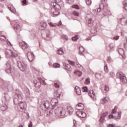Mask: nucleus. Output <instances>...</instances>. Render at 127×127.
<instances>
[{"instance_id": "nucleus-28", "label": "nucleus", "mask_w": 127, "mask_h": 127, "mask_svg": "<svg viewBox=\"0 0 127 127\" xmlns=\"http://www.w3.org/2000/svg\"><path fill=\"white\" fill-rule=\"evenodd\" d=\"M58 55H63L64 54V52L63 51V49L61 48L58 51Z\"/></svg>"}, {"instance_id": "nucleus-12", "label": "nucleus", "mask_w": 127, "mask_h": 127, "mask_svg": "<svg viewBox=\"0 0 127 127\" xmlns=\"http://www.w3.org/2000/svg\"><path fill=\"white\" fill-rule=\"evenodd\" d=\"M84 108H85V106L82 103H79L75 107L77 111H83V110H84Z\"/></svg>"}, {"instance_id": "nucleus-64", "label": "nucleus", "mask_w": 127, "mask_h": 127, "mask_svg": "<svg viewBox=\"0 0 127 127\" xmlns=\"http://www.w3.org/2000/svg\"><path fill=\"white\" fill-rule=\"evenodd\" d=\"M2 37L4 38V39H3V40H4L5 39V37L4 36H2Z\"/></svg>"}, {"instance_id": "nucleus-11", "label": "nucleus", "mask_w": 127, "mask_h": 127, "mask_svg": "<svg viewBox=\"0 0 127 127\" xmlns=\"http://www.w3.org/2000/svg\"><path fill=\"white\" fill-rule=\"evenodd\" d=\"M19 46L23 50H26V49L28 47V46H27V44H26V43H25V42L19 43Z\"/></svg>"}, {"instance_id": "nucleus-47", "label": "nucleus", "mask_w": 127, "mask_h": 127, "mask_svg": "<svg viewBox=\"0 0 127 127\" xmlns=\"http://www.w3.org/2000/svg\"><path fill=\"white\" fill-rule=\"evenodd\" d=\"M120 38V36H115L112 38L113 40H118L119 38Z\"/></svg>"}, {"instance_id": "nucleus-60", "label": "nucleus", "mask_w": 127, "mask_h": 127, "mask_svg": "<svg viewBox=\"0 0 127 127\" xmlns=\"http://www.w3.org/2000/svg\"><path fill=\"white\" fill-rule=\"evenodd\" d=\"M104 14V15H106V14H109V11H107V12H105Z\"/></svg>"}, {"instance_id": "nucleus-6", "label": "nucleus", "mask_w": 127, "mask_h": 127, "mask_svg": "<svg viewBox=\"0 0 127 127\" xmlns=\"http://www.w3.org/2000/svg\"><path fill=\"white\" fill-rule=\"evenodd\" d=\"M117 76L118 78L120 79L121 83H123V84H127V77H126V75H125V74L123 72H118L117 73Z\"/></svg>"}, {"instance_id": "nucleus-32", "label": "nucleus", "mask_w": 127, "mask_h": 127, "mask_svg": "<svg viewBox=\"0 0 127 127\" xmlns=\"http://www.w3.org/2000/svg\"><path fill=\"white\" fill-rule=\"evenodd\" d=\"M104 71L106 74H108V73H109V68H108V65L106 64L104 66Z\"/></svg>"}, {"instance_id": "nucleus-55", "label": "nucleus", "mask_w": 127, "mask_h": 127, "mask_svg": "<svg viewBox=\"0 0 127 127\" xmlns=\"http://www.w3.org/2000/svg\"><path fill=\"white\" fill-rule=\"evenodd\" d=\"M8 9H9V10H11V11L12 12H13V11H14V10H15V9H13V10H11V7H10L9 6H8Z\"/></svg>"}, {"instance_id": "nucleus-35", "label": "nucleus", "mask_w": 127, "mask_h": 127, "mask_svg": "<svg viewBox=\"0 0 127 127\" xmlns=\"http://www.w3.org/2000/svg\"><path fill=\"white\" fill-rule=\"evenodd\" d=\"M26 96L28 99H30V93L29 92V90H27V93L26 94Z\"/></svg>"}, {"instance_id": "nucleus-30", "label": "nucleus", "mask_w": 127, "mask_h": 127, "mask_svg": "<svg viewBox=\"0 0 127 127\" xmlns=\"http://www.w3.org/2000/svg\"><path fill=\"white\" fill-rule=\"evenodd\" d=\"M123 8L127 10V0H126L123 2Z\"/></svg>"}, {"instance_id": "nucleus-10", "label": "nucleus", "mask_w": 127, "mask_h": 127, "mask_svg": "<svg viewBox=\"0 0 127 127\" xmlns=\"http://www.w3.org/2000/svg\"><path fill=\"white\" fill-rule=\"evenodd\" d=\"M13 28L15 31H16V30H19V29H20V25H19V23H18L16 21H14L13 22Z\"/></svg>"}, {"instance_id": "nucleus-34", "label": "nucleus", "mask_w": 127, "mask_h": 127, "mask_svg": "<svg viewBox=\"0 0 127 127\" xmlns=\"http://www.w3.org/2000/svg\"><path fill=\"white\" fill-rule=\"evenodd\" d=\"M54 68H60V64L58 63H55L53 64Z\"/></svg>"}, {"instance_id": "nucleus-54", "label": "nucleus", "mask_w": 127, "mask_h": 127, "mask_svg": "<svg viewBox=\"0 0 127 127\" xmlns=\"http://www.w3.org/2000/svg\"><path fill=\"white\" fill-rule=\"evenodd\" d=\"M95 77H96V78H97V79H98V78H100V77H101V74L96 73V74H95Z\"/></svg>"}, {"instance_id": "nucleus-45", "label": "nucleus", "mask_w": 127, "mask_h": 127, "mask_svg": "<svg viewBox=\"0 0 127 127\" xmlns=\"http://www.w3.org/2000/svg\"><path fill=\"white\" fill-rule=\"evenodd\" d=\"M83 92H88V88L87 87H84L82 88Z\"/></svg>"}, {"instance_id": "nucleus-57", "label": "nucleus", "mask_w": 127, "mask_h": 127, "mask_svg": "<svg viewBox=\"0 0 127 127\" xmlns=\"http://www.w3.org/2000/svg\"><path fill=\"white\" fill-rule=\"evenodd\" d=\"M3 85H4V86L7 87V86H8V84H7V82H4L3 84Z\"/></svg>"}, {"instance_id": "nucleus-59", "label": "nucleus", "mask_w": 127, "mask_h": 127, "mask_svg": "<svg viewBox=\"0 0 127 127\" xmlns=\"http://www.w3.org/2000/svg\"><path fill=\"white\" fill-rule=\"evenodd\" d=\"M101 9H102L100 7L97 8V13H98V12H100V11H101Z\"/></svg>"}, {"instance_id": "nucleus-21", "label": "nucleus", "mask_w": 127, "mask_h": 127, "mask_svg": "<svg viewBox=\"0 0 127 127\" xmlns=\"http://www.w3.org/2000/svg\"><path fill=\"white\" fill-rule=\"evenodd\" d=\"M67 112L69 115H72L73 114V112H74V109L71 106H67Z\"/></svg>"}, {"instance_id": "nucleus-20", "label": "nucleus", "mask_w": 127, "mask_h": 127, "mask_svg": "<svg viewBox=\"0 0 127 127\" xmlns=\"http://www.w3.org/2000/svg\"><path fill=\"white\" fill-rule=\"evenodd\" d=\"M102 3L99 5V8H101V9H104V6L107 3V0H102Z\"/></svg>"}, {"instance_id": "nucleus-22", "label": "nucleus", "mask_w": 127, "mask_h": 127, "mask_svg": "<svg viewBox=\"0 0 127 127\" xmlns=\"http://www.w3.org/2000/svg\"><path fill=\"white\" fill-rule=\"evenodd\" d=\"M64 66L65 69H66V70H67V71H71V65H70L69 64H64Z\"/></svg>"}, {"instance_id": "nucleus-40", "label": "nucleus", "mask_w": 127, "mask_h": 127, "mask_svg": "<svg viewBox=\"0 0 127 127\" xmlns=\"http://www.w3.org/2000/svg\"><path fill=\"white\" fill-rule=\"evenodd\" d=\"M93 15L94 16H96L98 14V12L97 11V10L94 9L93 10V13H92Z\"/></svg>"}, {"instance_id": "nucleus-51", "label": "nucleus", "mask_w": 127, "mask_h": 127, "mask_svg": "<svg viewBox=\"0 0 127 127\" xmlns=\"http://www.w3.org/2000/svg\"><path fill=\"white\" fill-rule=\"evenodd\" d=\"M62 38H64V39H65V40H68V37L66 35H63L62 36Z\"/></svg>"}, {"instance_id": "nucleus-36", "label": "nucleus", "mask_w": 127, "mask_h": 127, "mask_svg": "<svg viewBox=\"0 0 127 127\" xmlns=\"http://www.w3.org/2000/svg\"><path fill=\"white\" fill-rule=\"evenodd\" d=\"M87 5H91L92 3V0H85Z\"/></svg>"}, {"instance_id": "nucleus-31", "label": "nucleus", "mask_w": 127, "mask_h": 127, "mask_svg": "<svg viewBox=\"0 0 127 127\" xmlns=\"http://www.w3.org/2000/svg\"><path fill=\"white\" fill-rule=\"evenodd\" d=\"M104 93H107V92H109V90H110V88H109V86L108 85H105L104 86Z\"/></svg>"}, {"instance_id": "nucleus-7", "label": "nucleus", "mask_w": 127, "mask_h": 127, "mask_svg": "<svg viewBox=\"0 0 127 127\" xmlns=\"http://www.w3.org/2000/svg\"><path fill=\"white\" fill-rule=\"evenodd\" d=\"M27 57L30 62H32L34 60V55L31 52H28L27 53Z\"/></svg>"}, {"instance_id": "nucleus-62", "label": "nucleus", "mask_w": 127, "mask_h": 127, "mask_svg": "<svg viewBox=\"0 0 127 127\" xmlns=\"http://www.w3.org/2000/svg\"><path fill=\"white\" fill-rule=\"evenodd\" d=\"M35 73H36V74H37V75H39V71L36 70Z\"/></svg>"}, {"instance_id": "nucleus-15", "label": "nucleus", "mask_w": 127, "mask_h": 127, "mask_svg": "<svg viewBox=\"0 0 127 127\" xmlns=\"http://www.w3.org/2000/svg\"><path fill=\"white\" fill-rule=\"evenodd\" d=\"M88 95L90 97V98H92V99L95 101L96 100V98H95V92H94V90H90L88 92Z\"/></svg>"}, {"instance_id": "nucleus-33", "label": "nucleus", "mask_w": 127, "mask_h": 127, "mask_svg": "<svg viewBox=\"0 0 127 127\" xmlns=\"http://www.w3.org/2000/svg\"><path fill=\"white\" fill-rule=\"evenodd\" d=\"M55 97H57L58 98H60V96H61V94H59L58 91H56L54 93Z\"/></svg>"}, {"instance_id": "nucleus-18", "label": "nucleus", "mask_w": 127, "mask_h": 127, "mask_svg": "<svg viewBox=\"0 0 127 127\" xmlns=\"http://www.w3.org/2000/svg\"><path fill=\"white\" fill-rule=\"evenodd\" d=\"M108 101H109V98L106 97L102 98L101 100L100 103H101V104H102V105H106V104H107V103L108 102Z\"/></svg>"}, {"instance_id": "nucleus-50", "label": "nucleus", "mask_w": 127, "mask_h": 127, "mask_svg": "<svg viewBox=\"0 0 127 127\" xmlns=\"http://www.w3.org/2000/svg\"><path fill=\"white\" fill-rule=\"evenodd\" d=\"M68 63L70 65H72V66H74L75 65V63H74V62L69 61V62H68Z\"/></svg>"}, {"instance_id": "nucleus-23", "label": "nucleus", "mask_w": 127, "mask_h": 127, "mask_svg": "<svg viewBox=\"0 0 127 127\" xmlns=\"http://www.w3.org/2000/svg\"><path fill=\"white\" fill-rule=\"evenodd\" d=\"M7 109V106L5 104H4L0 107V111H1L2 112H4V111H6Z\"/></svg>"}, {"instance_id": "nucleus-14", "label": "nucleus", "mask_w": 127, "mask_h": 127, "mask_svg": "<svg viewBox=\"0 0 127 127\" xmlns=\"http://www.w3.org/2000/svg\"><path fill=\"white\" fill-rule=\"evenodd\" d=\"M6 68L5 72L7 74H11V65H10V64H6Z\"/></svg>"}, {"instance_id": "nucleus-13", "label": "nucleus", "mask_w": 127, "mask_h": 127, "mask_svg": "<svg viewBox=\"0 0 127 127\" xmlns=\"http://www.w3.org/2000/svg\"><path fill=\"white\" fill-rule=\"evenodd\" d=\"M41 30H44L47 27V23L44 21H42L40 23Z\"/></svg>"}, {"instance_id": "nucleus-53", "label": "nucleus", "mask_w": 127, "mask_h": 127, "mask_svg": "<svg viewBox=\"0 0 127 127\" xmlns=\"http://www.w3.org/2000/svg\"><path fill=\"white\" fill-rule=\"evenodd\" d=\"M108 127H116V125H115L109 124V125L108 126Z\"/></svg>"}, {"instance_id": "nucleus-49", "label": "nucleus", "mask_w": 127, "mask_h": 127, "mask_svg": "<svg viewBox=\"0 0 127 127\" xmlns=\"http://www.w3.org/2000/svg\"><path fill=\"white\" fill-rule=\"evenodd\" d=\"M110 75L112 77H115L116 76V74H115V73H114L113 72H111Z\"/></svg>"}, {"instance_id": "nucleus-4", "label": "nucleus", "mask_w": 127, "mask_h": 127, "mask_svg": "<svg viewBox=\"0 0 127 127\" xmlns=\"http://www.w3.org/2000/svg\"><path fill=\"white\" fill-rule=\"evenodd\" d=\"M112 114V115L109 116V119H114V120H116V121L121 120L122 112H119L118 113H117V110L115 108L114 110H113Z\"/></svg>"}, {"instance_id": "nucleus-63", "label": "nucleus", "mask_w": 127, "mask_h": 127, "mask_svg": "<svg viewBox=\"0 0 127 127\" xmlns=\"http://www.w3.org/2000/svg\"><path fill=\"white\" fill-rule=\"evenodd\" d=\"M110 60H111V57H108L107 58V61H110Z\"/></svg>"}, {"instance_id": "nucleus-44", "label": "nucleus", "mask_w": 127, "mask_h": 127, "mask_svg": "<svg viewBox=\"0 0 127 127\" xmlns=\"http://www.w3.org/2000/svg\"><path fill=\"white\" fill-rule=\"evenodd\" d=\"M49 26H51L52 27H55L56 26V25L54 24L53 23L50 22L49 23Z\"/></svg>"}, {"instance_id": "nucleus-52", "label": "nucleus", "mask_w": 127, "mask_h": 127, "mask_svg": "<svg viewBox=\"0 0 127 127\" xmlns=\"http://www.w3.org/2000/svg\"><path fill=\"white\" fill-rule=\"evenodd\" d=\"M23 116H25L26 118H27L28 117V118H29V114L28 113H24V114H23Z\"/></svg>"}, {"instance_id": "nucleus-24", "label": "nucleus", "mask_w": 127, "mask_h": 127, "mask_svg": "<svg viewBox=\"0 0 127 127\" xmlns=\"http://www.w3.org/2000/svg\"><path fill=\"white\" fill-rule=\"evenodd\" d=\"M75 91L77 95H81V89L78 86H76L75 88Z\"/></svg>"}, {"instance_id": "nucleus-42", "label": "nucleus", "mask_w": 127, "mask_h": 127, "mask_svg": "<svg viewBox=\"0 0 127 127\" xmlns=\"http://www.w3.org/2000/svg\"><path fill=\"white\" fill-rule=\"evenodd\" d=\"M54 86H55V88H56L57 89H58V88L60 87V85H59V84H58L57 83H55L54 84Z\"/></svg>"}, {"instance_id": "nucleus-9", "label": "nucleus", "mask_w": 127, "mask_h": 127, "mask_svg": "<svg viewBox=\"0 0 127 127\" xmlns=\"http://www.w3.org/2000/svg\"><path fill=\"white\" fill-rule=\"evenodd\" d=\"M87 17L88 18L87 19V22L88 23V25L90 27H91V26H93L94 24V21L92 20V18H90V15H87Z\"/></svg>"}, {"instance_id": "nucleus-61", "label": "nucleus", "mask_w": 127, "mask_h": 127, "mask_svg": "<svg viewBox=\"0 0 127 127\" xmlns=\"http://www.w3.org/2000/svg\"><path fill=\"white\" fill-rule=\"evenodd\" d=\"M22 2H23V4H26V0H23Z\"/></svg>"}, {"instance_id": "nucleus-19", "label": "nucleus", "mask_w": 127, "mask_h": 127, "mask_svg": "<svg viewBox=\"0 0 127 127\" xmlns=\"http://www.w3.org/2000/svg\"><path fill=\"white\" fill-rule=\"evenodd\" d=\"M118 52L123 58H125L126 56H125V51L124 49L121 48L118 49Z\"/></svg>"}, {"instance_id": "nucleus-5", "label": "nucleus", "mask_w": 127, "mask_h": 127, "mask_svg": "<svg viewBox=\"0 0 127 127\" xmlns=\"http://www.w3.org/2000/svg\"><path fill=\"white\" fill-rule=\"evenodd\" d=\"M17 66L22 72H25L27 70V64L23 62L20 61L17 62Z\"/></svg>"}, {"instance_id": "nucleus-17", "label": "nucleus", "mask_w": 127, "mask_h": 127, "mask_svg": "<svg viewBox=\"0 0 127 127\" xmlns=\"http://www.w3.org/2000/svg\"><path fill=\"white\" fill-rule=\"evenodd\" d=\"M106 116H108V113L103 114L99 120L101 124H103V123H104V121H105V118H106Z\"/></svg>"}, {"instance_id": "nucleus-56", "label": "nucleus", "mask_w": 127, "mask_h": 127, "mask_svg": "<svg viewBox=\"0 0 127 127\" xmlns=\"http://www.w3.org/2000/svg\"><path fill=\"white\" fill-rule=\"evenodd\" d=\"M28 127H32V122L30 121Z\"/></svg>"}, {"instance_id": "nucleus-3", "label": "nucleus", "mask_w": 127, "mask_h": 127, "mask_svg": "<svg viewBox=\"0 0 127 127\" xmlns=\"http://www.w3.org/2000/svg\"><path fill=\"white\" fill-rule=\"evenodd\" d=\"M55 1L56 2H51V7H52L51 12L54 15L53 16L59 15L60 13L59 9L61 8V6L64 5V3L62 1V0H55Z\"/></svg>"}, {"instance_id": "nucleus-1", "label": "nucleus", "mask_w": 127, "mask_h": 127, "mask_svg": "<svg viewBox=\"0 0 127 127\" xmlns=\"http://www.w3.org/2000/svg\"><path fill=\"white\" fill-rule=\"evenodd\" d=\"M57 105H58V100L55 98L51 100V103L47 100L42 101L41 108L42 111H44L47 115L52 114L53 110L55 109V113L58 117L65 115L66 114L65 110H64L62 107L56 108Z\"/></svg>"}, {"instance_id": "nucleus-2", "label": "nucleus", "mask_w": 127, "mask_h": 127, "mask_svg": "<svg viewBox=\"0 0 127 127\" xmlns=\"http://www.w3.org/2000/svg\"><path fill=\"white\" fill-rule=\"evenodd\" d=\"M22 93L18 90H16L13 102L15 104H18V109L20 112H22L26 108V103L23 102H20L19 103V101L22 100Z\"/></svg>"}, {"instance_id": "nucleus-48", "label": "nucleus", "mask_w": 127, "mask_h": 127, "mask_svg": "<svg viewBox=\"0 0 127 127\" xmlns=\"http://www.w3.org/2000/svg\"><path fill=\"white\" fill-rule=\"evenodd\" d=\"M4 98H5V100L6 101L8 99H9V96H8V95L6 94H5Z\"/></svg>"}, {"instance_id": "nucleus-37", "label": "nucleus", "mask_w": 127, "mask_h": 127, "mask_svg": "<svg viewBox=\"0 0 127 127\" xmlns=\"http://www.w3.org/2000/svg\"><path fill=\"white\" fill-rule=\"evenodd\" d=\"M11 57H17V53H11Z\"/></svg>"}, {"instance_id": "nucleus-27", "label": "nucleus", "mask_w": 127, "mask_h": 127, "mask_svg": "<svg viewBox=\"0 0 127 127\" xmlns=\"http://www.w3.org/2000/svg\"><path fill=\"white\" fill-rule=\"evenodd\" d=\"M114 46H115V45L114 44H110L109 45V48H107V51H111L112 50V49L114 48Z\"/></svg>"}, {"instance_id": "nucleus-41", "label": "nucleus", "mask_w": 127, "mask_h": 127, "mask_svg": "<svg viewBox=\"0 0 127 127\" xmlns=\"http://www.w3.org/2000/svg\"><path fill=\"white\" fill-rule=\"evenodd\" d=\"M72 14L75 15V16H78V15H79V13H78L77 11H73L72 12Z\"/></svg>"}, {"instance_id": "nucleus-29", "label": "nucleus", "mask_w": 127, "mask_h": 127, "mask_svg": "<svg viewBox=\"0 0 127 127\" xmlns=\"http://www.w3.org/2000/svg\"><path fill=\"white\" fill-rule=\"evenodd\" d=\"M74 73V74H76V75H77L78 77H80L82 75V72L78 70H76Z\"/></svg>"}, {"instance_id": "nucleus-43", "label": "nucleus", "mask_w": 127, "mask_h": 127, "mask_svg": "<svg viewBox=\"0 0 127 127\" xmlns=\"http://www.w3.org/2000/svg\"><path fill=\"white\" fill-rule=\"evenodd\" d=\"M67 2L69 4H72L74 2V0H67Z\"/></svg>"}, {"instance_id": "nucleus-16", "label": "nucleus", "mask_w": 127, "mask_h": 127, "mask_svg": "<svg viewBox=\"0 0 127 127\" xmlns=\"http://www.w3.org/2000/svg\"><path fill=\"white\" fill-rule=\"evenodd\" d=\"M33 82L35 84V87L37 88V89H39L40 87H41L40 81H37V80H34Z\"/></svg>"}, {"instance_id": "nucleus-58", "label": "nucleus", "mask_w": 127, "mask_h": 127, "mask_svg": "<svg viewBox=\"0 0 127 127\" xmlns=\"http://www.w3.org/2000/svg\"><path fill=\"white\" fill-rule=\"evenodd\" d=\"M61 24H62V22H61V21H60L59 22V24H57V25L58 26H60V25H61Z\"/></svg>"}, {"instance_id": "nucleus-38", "label": "nucleus", "mask_w": 127, "mask_h": 127, "mask_svg": "<svg viewBox=\"0 0 127 127\" xmlns=\"http://www.w3.org/2000/svg\"><path fill=\"white\" fill-rule=\"evenodd\" d=\"M85 84L86 85H88V84H90V79L89 78H86L85 81Z\"/></svg>"}, {"instance_id": "nucleus-26", "label": "nucleus", "mask_w": 127, "mask_h": 127, "mask_svg": "<svg viewBox=\"0 0 127 127\" xmlns=\"http://www.w3.org/2000/svg\"><path fill=\"white\" fill-rule=\"evenodd\" d=\"M85 49L83 47H79V52L78 53L79 55H83V52H85Z\"/></svg>"}, {"instance_id": "nucleus-46", "label": "nucleus", "mask_w": 127, "mask_h": 127, "mask_svg": "<svg viewBox=\"0 0 127 127\" xmlns=\"http://www.w3.org/2000/svg\"><path fill=\"white\" fill-rule=\"evenodd\" d=\"M78 40V36H75L74 37L72 38V40L73 41H76Z\"/></svg>"}, {"instance_id": "nucleus-39", "label": "nucleus", "mask_w": 127, "mask_h": 127, "mask_svg": "<svg viewBox=\"0 0 127 127\" xmlns=\"http://www.w3.org/2000/svg\"><path fill=\"white\" fill-rule=\"evenodd\" d=\"M72 7L73 8H75L76 9H79V8H80V7H79V6L78 5H73L72 6Z\"/></svg>"}, {"instance_id": "nucleus-25", "label": "nucleus", "mask_w": 127, "mask_h": 127, "mask_svg": "<svg viewBox=\"0 0 127 127\" xmlns=\"http://www.w3.org/2000/svg\"><path fill=\"white\" fill-rule=\"evenodd\" d=\"M38 80L39 81L40 83L42 84V85H43L44 86H45L46 85V83L45 82V80L42 79V78L40 77H38Z\"/></svg>"}, {"instance_id": "nucleus-8", "label": "nucleus", "mask_w": 127, "mask_h": 127, "mask_svg": "<svg viewBox=\"0 0 127 127\" xmlns=\"http://www.w3.org/2000/svg\"><path fill=\"white\" fill-rule=\"evenodd\" d=\"M76 115L79 118H86L87 116V114H86V113L81 111V110H77V111L76 112Z\"/></svg>"}]
</instances>
